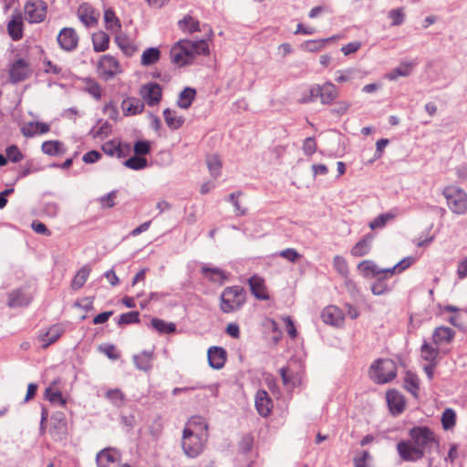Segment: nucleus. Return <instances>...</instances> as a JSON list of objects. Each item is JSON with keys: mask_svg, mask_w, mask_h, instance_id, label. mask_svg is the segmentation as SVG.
I'll use <instances>...</instances> for the list:
<instances>
[{"mask_svg": "<svg viewBox=\"0 0 467 467\" xmlns=\"http://www.w3.org/2000/svg\"><path fill=\"white\" fill-rule=\"evenodd\" d=\"M338 96L337 87L331 82H326L323 85H319L318 98L322 104H330Z\"/></svg>", "mask_w": 467, "mask_h": 467, "instance_id": "25", "label": "nucleus"}, {"mask_svg": "<svg viewBox=\"0 0 467 467\" xmlns=\"http://www.w3.org/2000/svg\"><path fill=\"white\" fill-rule=\"evenodd\" d=\"M334 38L335 37L332 36L324 39L306 40L301 44L300 47L302 50L306 52H317L321 50L327 42Z\"/></svg>", "mask_w": 467, "mask_h": 467, "instance_id": "39", "label": "nucleus"}, {"mask_svg": "<svg viewBox=\"0 0 467 467\" xmlns=\"http://www.w3.org/2000/svg\"><path fill=\"white\" fill-rule=\"evenodd\" d=\"M32 74V69L27 61L25 59H17L15 61L9 70L10 80L17 83L26 80Z\"/></svg>", "mask_w": 467, "mask_h": 467, "instance_id": "10", "label": "nucleus"}, {"mask_svg": "<svg viewBox=\"0 0 467 467\" xmlns=\"http://www.w3.org/2000/svg\"><path fill=\"white\" fill-rule=\"evenodd\" d=\"M140 96L149 106L157 105L161 99V88L157 83L143 85L140 88Z\"/></svg>", "mask_w": 467, "mask_h": 467, "instance_id": "14", "label": "nucleus"}, {"mask_svg": "<svg viewBox=\"0 0 467 467\" xmlns=\"http://www.w3.org/2000/svg\"><path fill=\"white\" fill-rule=\"evenodd\" d=\"M375 237L374 234H366L352 247L351 254L356 257L366 255L369 252Z\"/></svg>", "mask_w": 467, "mask_h": 467, "instance_id": "26", "label": "nucleus"}, {"mask_svg": "<svg viewBox=\"0 0 467 467\" xmlns=\"http://www.w3.org/2000/svg\"><path fill=\"white\" fill-rule=\"evenodd\" d=\"M358 269L361 275L368 279H371L379 275L378 265L370 260H365L358 265Z\"/></svg>", "mask_w": 467, "mask_h": 467, "instance_id": "29", "label": "nucleus"}, {"mask_svg": "<svg viewBox=\"0 0 467 467\" xmlns=\"http://www.w3.org/2000/svg\"><path fill=\"white\" fill-rule=\"evenodd\" d=\"M414 261L413 257L408 256L400 262H398L391 268H381V280L387 276L388 274H393L395 272L401 273L407 269Z\"/></svg>", "mask_w": 467, "mask_h": 467, "instance_id": "37", "label": "nucleus"}, {"mask_svg": "<svg viewBox=\"0 0 467 467\" xmlns=\"http://www.w3.org/2000/svg\"><path fill=\"white\" fill-rule=\"evenodd\" d=\"M207 440L208 433H195L191 429H184L182 438L183 452L189 458H196L202 452Z\"/></svg>", "mask_w": 467, "mask_h": 467, "instance_id": "3", "label": "nucleus"}, {"mask_svg": "<svg viewBox=\"0 0 467 467\" xmlns=\"http://www.w3.org/2000/svg\"><path fill=\"white\" fill-rule=\"evenodd\" d=\"M196 96V90L192 88H185L179 95L177 105L181 109H187L191 107Z\"/></svg>", "mask_w": 467, "mask_h": 467, "instance_id": "34", "label": "nucleus"}, {"mask_svg": "<svg viewBox=\"0 0 467 467\" xmlns=\"http://www.w3.org/2000/svg\"><path fill=\"white\" fill-rule=\"evenodd\" d=\"M386 401L391 415L397 416L403 412L406 406L404 396L397 389H389L386 393Z\"/></svg>", "mask_w": 467, "mask_h": 467, "instance_id": "11", "label": "nucleus"}, {"mask_svg": "<svg viewBox=\"0 0 467 467\" xmlns=\"http://www.w3.org/2000/svg\"><path fill=\"white\" fill-rule=\"evenodd\" d=\"M93 48L96 52H103L109 48V36L103 31L92 35Z\"/></svg>", "mask_w": 467, "mask_h": 467, "instance_id": "31", "label": "nucleus"}, {"mask_svg": "<svg viewBox=\"0 0 467 467\" xmlns=\"http://www.w3.org/2000/svg\"><path fill=\"white\" fill-rule=\"evenodd\" d=\"M333 265L335 269L343 276H346L348 273V266L346 259L340 255H336L333 259Z\"/></svg>", "mask_w": 467, "mask_h": 467, "instance_id": "56", "label": "nucleus"}, {"mask_svg": "<svg viewBox=\"0 0 467 467\" xmlns=\"http://www.w3.org/2000/svg\"><path fill=\"white\" fill-rule=\"evenodd\" d=\"M57 40L61 49L70 52L77 48L79 37L74 28L64 27L58 33Z\"/></svg>", "mask_w": 467, "mask_h": 467, "instance_id": "8", "label": "nucleus"}, {"mask_svg": "<svg viewBox=\"0 0 467 467\" xmlns=\"http://www.w3.org/2000/svg\"><path fill=\"white\" fill-rule=\"evenodd\" d=\"M451 212L461 214L467 210V194L458 187L448 186L442 192Z\"/></svg>", "mask_w": 467, "mask_h": 467, "instance_id": "4", "label": "nucleus"}, {"mask_svg": "<svg viewBox=\"0 0 467 467\" xmlns=\"http://www.w3.org/2000/svg\"><path fill=\"white\" fill-rule=\"evenodd\" d=\"M278 255L290 263H296L302 257V255L294 248H286L279 252Z\"/></svg>", "mask_w": 467, "mask_h": 467, "instance_id": "57", "label": "nucleus"}, {"mask_svg": "<svg viewBox=\"0 0 467 467\" xmlns=\"http://www.w3.org/2000/svg\"><path fill=\"white\" fill-rule=\"evenodd\" d=\"M335 75V80L337 83H354L356 80L362 79L364 77L363 72L355 67H348L347 69L337 70L336 71Z\"/></svg>", "mask_w": 467, "mask_h": 467, "instance_id": "23", "label": "nucleus"}, {"mask_svg": "<svg viewBox=\"0 0 467 467\" xmlns=\"http://www.w3.org/2000/svg\"><path fill=\"white\" fill-rule=\"evenodd\" d=\"M421 357L423 359L434 363L439 350L436 348L431 347L429 343L424 342L420 348Z\"/></svg>", "mask_w": 467, "mask_h": 467, "instance_id": "48", "label": "nucleus"}, {"mask_svg": "<svg viewBox=\"0 0 467 467\" xmlns=\"http://www.w3.org/2000/svg\"><path fill=\"white\" fill-rule=\"evenodd\" d=\"M226 361V351L220 347H211L208 349V362L211 368L220 369Z\"/></svg>", "mask_w": 467, "mask_h": 467, "instance_id": "18", "label": "nucleus"}, {"mask_svg": "<svg viewBox=\"0 0 467 467\" xmlns=\"http://www.w3.org/2000/svg\"><path fill=\"white\" fill-rule=\"evenodd\" d=\"M206 164L208 167V170L210 171V174L217 178L221 173V168H222V161L218 155H210L206 158Z\"/></svg>", "mask_w": 467, "mask_h": 467, "instance_id": "44", "label": "nucleus"}, {"mask_svg": "<svg viewBox=\"0 0 467 467\" xmlns=\"http://www.w3.org/2000/svg\"><path fill=\"white\" fill-rule=\"evenodd\" d=\"M242 195L241 192H233L228 196V201L233 203L238 215H244L245 210L243 209L238 202V197Z\"/></svg>", "mask_w": 467, "mask_h": 467, "instance_id": "64", "label": "nucleus"}, {"mask_svg": "<svg viewBox=\"0 0 467 467\" xmlns=\"http://www.w3.org/2000/svg\"><path fill=\"white\" fill-rule=\"evenodd\" d=\"M90 271L91 269L88 265L82 266L74 276L73 281L71 283V287L75 290L81 288L86 283L90 274Z\"/></svg>", "mask_w": 467, "mask_h": 467, "instance_id": "42", "label": "nucleus"}, {"mask_svg": "<svg viewBox=\"0 0 467 467\" xmlns=\"http://www.w3.org/2000/svg\"><path fill=\"white\" fill-rule=\"evenodd\" d=\"M98 70L106 79H109L120 72V66L114 57L104 55L99 60Z\"/></svg>", "mask_w": 467, "mask_h": 467, "instance_id": "9", "label": "nucleus"}, {"mask_svg": "<svg viewBox=\"0 0 467 467\" xmlns=\"http://www.w3.org/2000/svg\"><path fill=\"white\" fill-rule=\"evenodd\" d=\"M456 414L452 409H446L442 412L441 424L444 430H450L455 425Z\"/></svg>", "mask_w": 467, "mask_h": 467, "instance_id": "51", "label": "nucleus"}, {"mask_svg": "<svg viewBox=\"0 0 467 467\" xmlns=\"http://www.w3.org/2000/svg\"><path fill=\"white\" fill-rule=\"evenodd\" d=\"M318 94H319V85H314L302 94L300 102L301 103L313 102L318 98Z\"/></svg>", "mask_w": 467, "mask_h": 467, "instance_id": "54", "label": "nucleus"}, {"mask_svg": "<svg viewBox=\"0 0 467 467\" xmlns=\"http://www.w3.org/2000/svg\"><path fill=\"white\" fill-rule=\"evenodd\" d=\"M304 153L307 156H311L317 150V143L314 138L308 137L304 140L303 143Z\"/></svg>", "mask_w": 467, "mask_h": 467, "instance_id": "63", "label": "nucleus"}, {"mask_svg": "<svg viewBox=\"0 0 467 467\" xmlns=\"http://www.w3.org/2000/svg\"><path fill=\"white\" fill-rule=\"evenodd\" d=\"M163 117L165 123L171 130H178L184 122V118L182 116H178L176 111L170 109H164Z\"/></svg>", "mask_w": 467, "mask_h": 467, "instance_id": "32", "label": "nucleus"}, {"mask_svg": "<svg viewBox=\"0 0 467 467\" xmlns=\"http://www.w3.org/2000/svg\"><path fill=\"white\" fill-rule=\"evenodd\" d=\"M139 312L138 311H131L125 314H122L119 317V325H128V324H133V323H139Z\"/></svg>", "mask_w": 467, "mask_h": 467, "instance_id": "59", "label": "nucleus"}, {"mask_svg": "<svg viewBox=\"0 0 467 467\" xmlns=\"http://www.w3.org/2000/svg\"><path fill=\"white\" fill-rule=\"evenodd\" d=\"M144 109V104L140 99L128 98L122 101V109L127 115H136Z\"/></svg>", "mask_w": 467, "mask_h": 467, "instance_id": "30", "label": "nucleus"}, {"mask_svg": "<svg viewBox=\"0 0 467 467\" xmlns=\"http://www.w3.org/2000/svg\"><path fill=\"white\" fill-rule=\"evenodd\" d=\"M178 24L180 29L186 33H193L201 30L199 21L191 16H185Z\"/></svg>", "mask_w": 467, "mask_h": 467, "instance_id": "40", "label": "nucleus"}, {"mask_svg": "<svg viewBox=\"0 0 467 467\" xmlns=\"http://www.w3.org/2000/svg\"><path fill=\"white\" fill-rule=\"evenodd\" d=\"M6 158L12 162H18L23 160V154L16 145H11L5 149Z\"/></svg>", "mask_w": 467, "mask_h": 467, "instance_id": "58", "label": "nucleus"}, {"mask_svg": "<svg viewBox=\"0 0 467 467\" xmlns=\"http://www.w3.org/2000/svg\"><path fill=\"white\" fill-rule=\"evenodd\" d=\"M24 11L28 23H40L46 18L47 5L42 0H28L25 5Z\"/></svg>", "mask_w": 467, "mask_h": 467, "instance_id": "6", "label": "nucleus"}, {"mask_svg": "<svg viewBox=\"0 0 467 467\" xmlns=\"http://www.w3.org/2000/svg\"><path fill=\"white\" fill-rule=\"evenodd\" d=\"M104 20L108 29L114 30L120 28L119 19L116 16L112 9H107L104 13Z\"/></svg>", "mask_w": 467, "mask_h": 467, "instance_id": "49", "label": "nucleus"}, {"mask_svg": "<svg viewBox=\"0 0 467 467\" xmlns=\"http://www.w3.org/2000/svg\"><path fill=\"white\" fill-rule=\"evenodd\" d=\"M31 299V296L22 289H16L8 294L7 306L11 308L26 306Z\"/></svg>", "mask_w": 467, "mask_h": 467, "instance_id": "22", "label": "nucleus"}, {"mask_svg": "<svg viewBox=\"0 0 467 467\" xmlns=\"http://www.w3.org/2000/svg\"><path fill=\"white\" fill-rule=\"evenodd\" d=\"M151 359H152L151 353L146 352V351H144L139 355L133 356V360H134L136 368L138 369L144 370V371L150 369Z\"/></svg>", "mask_w": 467, "mask_h": 467, "instance_id": "41", "label": "nucleus"}, {"mask_svg": "<svg viewBox=\"0 0 467 467\" xmlns=\"http://www.w3.org/2000/svg\"><path fill=\"white\" fill-rule=\"evenodd\" d=\"M41 149L45 154L49 156L60 155L65 152L63 144L58 140H47L42 143Z\"/></svg>", "mask_w": 467, "mask_h": 467, "instance_id": "38", "label": "nucleus"}, {"mask_svg": "<svg viewBox=\"0 0 467 467\" xmlns=\"http://www.w3.org/2000/svg\"><path fill=\"white\" fill-rule=\"evenodd\" d=\"M410 441L424 453L432 444L438 445L434 432L427 426L413 427L410 430Z\"/></svg>", "mask_w": 467, "mask_h": 467, "instance_id": "5", "label": "nucleus"}, {"mask_svg": "<svg viewBox=\"0 0 467 467\" xmlns=\"http://www.w3.org/2000/svg\"><path fill=\"white\" fill-rule=\"evenodd\" d=\"M124 165L129 169L139 171L147 166V160L140 156H133L125 161Z\"/></svg>", "mask_w": 467, "mask_h": 467, "instance_id": "50", "label": "nucleus"}, {"mask_svg": "<svg viewBox=\"0 0 467 467\" xmlns=\"http://www.w3.org/2000/svg\"><path fill=\"white\" fill-rule=\"evenodd\" d=\"M102 151L109 156H116L121 158L123 156L122 150L119 143H116L114 140L105 142L101 146Z\"/></svg>", "mask_w": 467, "mask_h": 467, "instance_id": "45", "label": "nucleus"}, {"mask_svg": "<svg viewBox=\"0 0 467 467\" xmlns=\"http://www.w3.org/2000/svg\"><path fill=\"white\" fill-rule=\"evenodd\" d=\"M151 325L160 333H172L176 330V326L174 323H167L164 320L159 318H152Z\"/></svg>", "mask_w": 467, "mask_h": 467, "instance_id": "46", "label": "nucleus"}, {"mask_svg": "<svg viewBox=\"0 0 467 467\" xmlns=\"http://www.w3.org/2000/svg\"><path fill=\"white\" fill-rule=\"evenodd\" d=\"M49 130L48 124L39 121H29L25 123L20 129L21 133L26 138H32L37 134H45Z\"/></svg>", "mask_w": 467, "mask_h": 467, "instance_id": "19", "label": "nucleus"}, {"mask_svg": "<svg viewBox=\"0 0 467 467\" xmlns=\"http://www.w3.org/2000/svg\"><path fill=\"white\" fill-rule=\"evenodd\" d=\"M400 457L406 462H417L424 457V452L415 446L411 441H400L397 444Z\"/></svg>", "mask_w": 467, "mask_h": 467, "instance_id": "7", "label": "nucleus"}, {"mask_svg": "<svg viewBox=\"0 0 467 467\" xmlns=\"http://www.w3.org/2000/svg\"><path fill=\"white\" fill-rule=\"evenodd\" d=\"M106 398L109 400L110 402L116 407H121L124 405L125 395L119 389L108 390L106 393Z\"/></svg>", "mask_w": 467, "mask_h": 467, "instance_id": "47", "label": "nucleus"}, {"mask_svg": "<svg viewBox=\"0 0 467 467\" xmlns=\"http://www.w3.org/2000/svg\"><path fill=\"white\" fill-rule=\"evenodd\" d=\"M170 54L172 63L183 67L191 64L195 56L209 54V46L205 39L198 41L182 39L172 46Z\"/></svg>", "mask_w": 467, "mask_h": 467, "instance_id": "1", "label": "nucleus"}, {"mask_svg": "<svg viewBox=\"0 0 467 467\" xmlns=\"http://www.w3.org/2000/svg\"><path fill=\"white\" fill-rule=\"evenodd\" d=\"M52 428L50 429V433L54 436L56 433H65L67 430V423L65 420V416L62 412H57L52 415Z\"/></svg>", "mask_w": 467, "mask_h": 467, "instance_id": "36", "label": "nucleus"}, {"mask_svg": "<svg viewBox=\"0 0 467 467\" xmlns=\"http://www.w3.org/2000/svg\"><path fill=\"white\" fill-rule=\"evenodd\" d=\"M161 58V52L157 47H148L141 55L140 64L144 67L157 63Z\"/></svg>", "mask_w": 467, "mask_h": 467, "instance_id": "33", "label": "nucleus"}, {"mask_svg": "<svg viewBox=\"0 0 467 467\" xmlns=\"http://www.w3.org/2000/svg\"><path fill=\"white\" fill-rule=\"evenodd\" d=\"M133 150L136 155H146L150 150V142L147 140H138L135 142Z\"/></svg>", "mask_w": 467, "mask_h": 467, "instance_id": "62", "label": "nucleus"}, {"mask_svg": "<svg viewBox=\"0 0 467 467\" xmlns=\"http://www.w3.org/2000/svg\"><path fill=\"white\" fill-rule=\"evenodd\" d=\"M251 293L260 300H267L269 298L265 285V280L258 276L253 275L248 279Z\"/></svg>", "mask_w": 467, "mask_h": 467, "instance_id": "21", "label": "nucleus"}, {"mask_svg": "<svg viewBox=\"0 0 467 467\" xmlns=\"http://www.w3.org/2000/svg\"><path fill=\"white\" fill-rule=\"evenodd\" d=\"M417 66L416 59L403 60L390 72L385 74L384 78L389 80H396L399 77H409Z\"/></svg>", "mask_w": 467, "mask_h": 467, "instance_id": "15", "label": "nucleus"}, {"mask_svg": "<svg viewBox=\"0 0 467 467\" xmlns=\"http://www.w3.org/2000/svg\"><path fill=\"white\" fill-rule=\"evenodd\" d=\"M65 327L62 324H55L48 328V330L39 336V341L43 343L44 348L56 342L60 336L64 333Z\"/></svg>", "mask_w": 467, "mask_h": 467, "instance_id": "20", "label": "nucleus"}, {"mask_svg": "<svg viewBox=\"0 0 467 467\" xmlns=\"http://www.w3.org/2000/svg\"><path fill=\"white\" fill-rule=\"evenodd\" d=\"M115 41L120 47V49L127 56H131L136 50L133 45L130 44L126 39L122 38L121 36H116Z\"/></svg>", "mask_w": 467, "mask_h": 467, "instance_id": "60", "label": "nucleus"}, {"mask_svg": "<svg viewBox=\"0 0 467 467\" xmlns=\"http://www.w3.org/2000/svg\"><path fill=\"white\" fill-rule=\"evenodd\" d=\"M185 429H191L198 432L208 433V424L205 422L204 419L200 416L192 417L186 424Z\"/></svg>", "mask_w": 467, "mask_h": 467, "instance_id": "43", "label": "nucleus"}, {"mask_svg": "<svg viewBox=\"0 0 467 467\" xmlns=\"http://www.w3.org/2000/svg\"><path fill=\"white\" fill-rule=\"evenodd\" d=\"M397 376V367L393 360L381 358V384L391 381Z\"/></svg>", "mask_w": 467, "mask_h": 467, "instance_id": "27", "label": "nucleus"}, {"mask_svg": "<svg viewBox=\"0 0 467 467\" xmlns=\"http://www.w3.org/2000/svg\"><path fill=\"white\" fill-rule=\"evenodd\" d=\"M455 336V332L448 327H437L432 335L433 342L437 345L441 344L443 342L450 343L452 341Z\"/></svg>", "mask_w": 467, "mask_h": 467, "instance_id": "28", "label": "nucleus"}, {"mask_svg": "<svg viewBox=\"0 0 467 467\" xmlns=\"http://www.w3.org/2000/svg\"><path fill=\"white\" fill-rule=\"evenodd\" d=\"M7 33L14 41H18L23 37L24 20L20 11L16 10L7 23Z\"/></svg>", "mask_w": 467, "mask_h": 467, "instance_id": "12", "label": "nucleus"}, {"mask_svg": "<svg viewBox=\"0 0 467 467\" xmlns=\"http://www.w3.org/2000/svg\"><path fill=\"white\" fill-rule=\"evenodd\" d=\"M321 318L326 324L339 327L343 323L344 316L337 306H328L322 310Z\"/></svg>", "mask_w": 467, "mask_h": 467, "instance_id": "17", "label": "nucleus"}, {"mask_svg": "<svg viewBox=\"0 0 467 467\" xmlns=\"http://www.w3.org/2000/svg\"><path fill=\"white\" fill-rule=\"evenodd\" d=\"M404 382L406 389L411 393L414 398H418L420 390L418 379L413 375H409L405 378Z\"/></svg>", "mask_w": 467, "mask_h": 467, "instance_id": "53", "label": "nucleus"}, {"mask_svg": "<svg viewBox=\"0 0 467 467\" xmlns=\"http://www.w3.org/2000/svg\"><path fill=\"white\" fill-rule=\"evenodd\" d=\"M255 407L261 416L266 417L272 409V400L265 390H258L255 395Z\"/></svg>", "mask_w": 467, "mask_h": 467, "instance_id": "24", "label": "nucleus"}, {"mask_svg": "<svg viewBox=\"0 0 467 467\" xmlns=\"http://www.w3.org/2000/svg\"><path fill=\"white\" fill-rule=\"evenodd\" d=\"M389 17L391 19V26H400L404 21V13L402 9H392L389 13Z\"/></svg>", "mask_w": 467, "mask_h": 467, "instance_id": "61", "label": "nucleus"}, {"mask_svg": "<svg viewBox=\"0 0 467 467\" xmlns=\"http://www.w3.org/2000/svg\"><path fill=\"white\" fill-rule=\"evenodd\" d=\"M79 21L87 27L93 26L98 23L99 13L89 4L80 5L77 11Z\"/></svg>", "mask_w": 467, "mask_h": 467, "instance_id": "13", "label": "nucleus"}, {"mask_svg": "<svg viewBox=\"0 0 467 467\" xmlns=\"http://www.w3.org/2000/svg\"><path fill=\"white\" fill-rule=\"evenodd\" d=\"M85 90L96 99H99L101 98L100 86L98 82L92 79H87Z\"/></svg>", "mask_w": 467, "mask_h": 467, "instance_id": "55", "label": "nucleus"}, {"mask_svg": "<svg viewBox=\"0 0 467 467\" xmlns=\"http://www.w3.org/2000/svg\"><path fill=\"white\" fill-rule=\"evenodd\" d=\"M99 467H118L119 453L113 449H104L97 454Z\"/></svg>", "mask_w": 467, "mask_h": 467, "instance_id": "16", "label": "nucleus"}, {"mask_svg": "<svg viewBox=\"0 0 467 467\" xmlns=\"http://www.w3.org/2000/svg\"><path fill=\"white\" fill-rule=\"evenodd\" d=\"M45 397L51 403L59 404L61 406L66 405V400L62 397L61 392L58 390H53L51 387L46 389Z\"/></svg>", "mask_w": 467, "mask_h": 467, "instance_id": "52", "label": "nucleus"}, {"mask_svg": "<svg viewBox=\"0 0 467 467\" xmlns=\"http://www.w3.org/2000/svg\"><path fill=\"white\" fill-rule=\"evenodd\" d=\"M246 300L245 290L239 285L225 287L220 296V309L223 313L239 310Z\"/></svg>", "mask_w": 467, "mask_h": 467, "instance_id": "2", "label": "nucleus"}, {"mask_svg": "<svg viewBox=\"0 0 467 467\" xmlns=\"http://www.w3.org/2000/svg\"><path fill=\"white\" fill-rule=\"evenodd\" d=\"M202 273L213 282L223 284L227 279L225 273L217 267L203 266Z\"/></svg>", "mask_w": 467, "mask_h": 467, "instance_id": "35", "label": "nucleus"}]
</instances>
